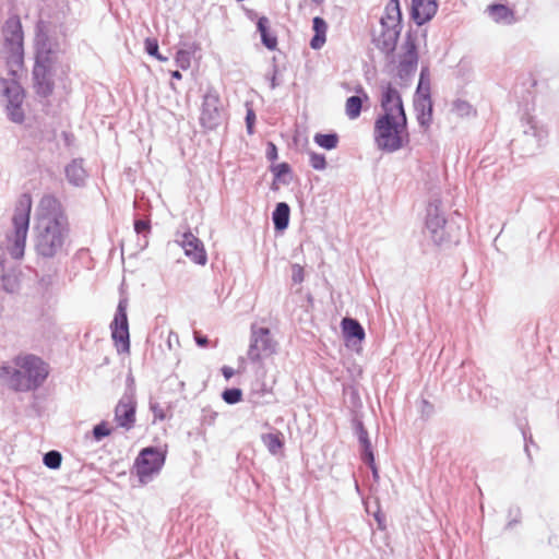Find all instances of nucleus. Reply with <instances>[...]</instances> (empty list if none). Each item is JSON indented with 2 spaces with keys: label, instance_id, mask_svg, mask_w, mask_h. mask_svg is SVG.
<instances>
[{
  "label": "nucleus",
  "instance_id": "obj_1",
  "mask_svg": "<svg viewBox=\"0 0 559 559\" xmlns=\"http://www.w3.org/2000/svg\"><path fill=\"white\" fill-rule=\"evenodd\" d=\"M69 236V223L60 201L44 195L35 211L34 246L37 254L53 258L62 252Z\"/></svg>",
  "mask_w": 559,
  "mask_h": 559
},
{
  "label": "nucleus",
  "instance_id": "obj_2",
  "mask_svg": "<svg viewBox=\"0 0 559 559\" xmlns=\"http://www.w3.org/2000/svg\"><path fill=\"white\" fill-rule=\"evenodd\" d=\"M32 210V198L29 194H22L16 203L12 217L13 229L0 246V267L2 271V287L9 293L19 288L20 280L15 271L16 263L25 251L26 238L29 227V215Z\"/></svg>",
  "mask_w": 559,
  "mask_h": 559
},
{
  "label": "nucleus",
  "instance_id": "obj_3",
  "mask_svg": "<svg viewBox=\"0 0 559 559\" xmlns=\"http://www.w3.org/2000/svg\"><path fill=\"white\" fill-rule=\"evenodd\" d=\"M49 366L33 354H20L0 366V381L15 392H32L40 388L49 376Z\"/></svg>",
  "mask_w": 559,
  "mask_h": 559
},
{
  "label": "nucleus",
  "instance_id": "obj_4",
  "mask_svg": "<svg viewBox=\"0 0 559 559\" xmlns=\"http://www.w3.org/2000/svg\"><path fill=\"white\" fill-rule=\"evenodd\" d=\"M373 139L380 151L393 153L401 150L409 142L407 120L378 117L374 121Z\"/></svg>",
  "mask_w": 559,
  "mask_h": 559
},
{
  "label": "nucleus",
  "instance_id": "obj_5",
  "mask_svg": "<svg viewBox=\"0 0 559 559\" xmlns=\"http://www.w3.org/2000/svg\"><path fill=\"white\" fill-rule=\"evenodd\" d=\"M401 10L399 0H390L384 9V14L380 19L381 36L378 44L382 49L390 51L394 48L400 35Z\"/></svg>",
  "mask_w": 559,
  "mask_h": 559
},
{
  "label": "nucleus",
  "instance_id": "obj_6",
  "mask_svg": "<svg viewBox=\"0 0 559 559\" xmlns=\"http://www.w3.org/2000/svg\"><path fill=\"white\" fill-rule=\"evenodd\" d=\"M276 342L272 338L267 328L253 324L251 326V338L248 349V358L253 361H261L276 353Z\"/></svg>",
  "mask_w": 559,
  "mask_h": 559
},
{
  "label": "nucleus",
  "instance_id": "obj_7",
  "mask_svg": "<svg viewBox=\"0 0 559 559\" xmlns=\"http://www.w3.org/2000/svg\"><path fill=\"white\" fill-rule=\"evenodd\" d=\"M165 462L163 451L155 448H145L141 451L135 461L136 474L142 484H146L157 474Z\"/></svg>",
  "mask_w": 559,
  "mask_h": 559
},
{
  "label": "nucleus",
  "instance_id": "obj_8",
  "mask_svg": "<svg viewBox=\"0 0 559 559\" xmlns=\"http://www.w3.org/2000/svg\"><path fill=\"white\" fill-rule=\"evenodd\" d=\"M128 300L120 299L115 318L110 323L111 337L118 352L127 353L130 349L129 325L127 317Z\"/></svg>",
  "mask_w": 559,
  "mask_h": 559
},
{
  "label": "nucleus",
  "instance_id": "obj_9",
  "mask_svg": "<svg viewBox=\"0 0 559 559\" xmlns=\"http://www.w3.org/2000/svg\"><path fill=\"white\" fill-rule=\"evenodd\" d=\"M380 103L381 112L379 114L378 117L407 120L401 95L399 91L391 86L390 84L382 88Z\"/></svg>",
  "mask_w": 559,
  "mask_h": 559
},
{
  "label": "nucleus",
  "instance_id": "obj_10",
  "mask_svg": "<svg viewBox=\"0 0 559 559\" xmlns=\"http://www.w3.org/2000/svg\"><path fill=\"white\" fill-rule=\"evenodd\" d=\"M223 107L216 93L209 91L203 97L200 121L203 127L214 129L222 122Z\"/></svg>",
  "mask_w": 559,
  "mask_h": 559
},
{
  "label": "nucleus",
  "instance_id": "obj_11",
  "mask_svg": "<svg viewBox=\"0 0 559 559\" xmlns=\"http://www.w3.org/2000/svg\"><path fill=\"white\" fill-rule=\"evenodd\" d=\"M418 66V53L415 40L407 37L402 45V53L400 55L397 74L401 79H406L413 75Z\"/></svg>",
  "mask_w": 559,
  "mask_h": 559
},
{
  "label": "nucleus",
  "instance_id": "obj_12",
  "mask_svg": "<svg viewBox=\"0 0 559 559\" xmlns=\"http://www.w3.org/2000/svg\"><path fill=\"white\" fill-rule=\"evenodd\" d=\"M136 402L131 393H126L115 408V421L119 427L131 429L135 423Z\"/></svg>",
  "mask_w": 559,
  "mask_h": 559
},
{
  "label": "nucleus",
  "instance_id": "obj_13",
  "mask_svg": "<svg viewBox=\"0 0 559 559\" xmlns=\"http://www.w3.org/2000/svg\"><path fill=\"white\" fill-rule=\"evenodd\" d=\"M178 243L191 261L200 265H204L206 263L207 257L203 242L192 233H185L178 240Z\"/></svg>",
  "mask_w": 559,
  "mask_h": 559
},
{
  "label": "nucleus",
  "instance_id": "obj_14",
  "mask_svg": "<svg viewBox=\"0 0 559 559\" xmlns=\"http://www.w3.org/2000/svg\"><path fill=\"white\" fill-rule=\"evenodd\" d=\"M5 95L8 97L7 111L10 120L21 123L24 120V112L22 109L24 96L21 86L12 82L5 87Z\"/></svg>",
  "mask_w": 559,
  "mask_h": 559
},
{
  "label": "nucleus",
  "instance_id": "obj_15",
  "mask_svg": "<svg viewBox=\"0 0 559 559\" xmlns=\"http://www.w3.org/2000/svg\"><path fill=\"white\" fill-rule=\"evenodd\" d=\"M445 218L437 203H430L427 207L426 228L430 231L431 238L436 243L443 240V227Z\"/></svg>",
  "mask_w": 559,
  "mask_h": 559
},
{
  "label": "nucleus",
  "instance_id": "obj_16",
  "mask_svg": "<svg viewBox=\"0 0 559 559\" xmlns=\"http://www.w3.org/2000/svg\"><path fill=\"white\" fill-rule=\"evenodd\" d=\"M33 75L37 94L44 97L50 95L53 90L51 73L48 66L40 59V57L37 58Z\"/></svg>",
  "mask_w": 559,
  "mask_h": 559
},
{
  "label": "nucleus",
  "instance_id": "obj_17",
  "mask_svg": "<svg viewBox=\"0 0 559 559\" xmlns=\"http://www.w3.org/2000/svg\"><path fill=\"white\" fill-rule=\"evenodd\" d=\"M4 43L10 51L20 55L22 51L23 35L19 20L10 19L3 27Z\"/></svg>",
  "mask_w": 559,
  "mask_h": 559
},
{
  "label": "nucleus",
  "instance_id": "obj_18",
  "mask_svg": "<svg viewBox=\"0 0 559 559\" xmlns=\"http://www.w3.org/2000/svg\"><path fill=\"white\" fill-rule=\"evenodd\" d=\"M437 8L436 0H413L412 16L417 25H423L435 16Z\"/></svg>",
  "mask_w": 559,
  "mask_h": 559
},
{
  "label": "nucleus",
  "instance_id": "obj_19",
  "mask_svg": "<svg viewBox=\"0 0 559 559\" xmlns=\"http://www.w3.org/2000/svg\"><path fill=\"white\" fill-rule=\"evenodd\" d=\"M415 109L417 111V120L420 126L428 127L431 122L432 105L428 88L425 90V96L415 97Z\"/></svg>",
  "mask_w": 559,
  "mask_h": 559
},
{
  "label": "nucleus",
  "instance_id": "obj_20",
  "mask_svg": "<svg viewBox=\"0 0 559 559\" xmlns=\"http://www.w3.org/2000/svg\"><path fill=\"white\" fill-rule=\"evenodd\" d=\"M357 93L358 95L347 98L345 104V112L349 119L358 118L361 111L362 102L368 100V95L362 87H359Z\"/></svg>",
  "mask_w": 559,
  "mask_h": 559
},
{
  "label": "nucleus",
  "instance_id": "obj_21",
  "mask_svg": "<svg viewBox=\"0 0 559 559\" xmlns=\"http://www.w3.org/2000/svg\"><path fill=\"white\" fill-rule=\"evenodd\" d=\"M257 27H258V31L261 35V40L263 43V45L270 49V50H274L277 46V38L275 35H273L271 32H270V21L266 16H261L259 20H258V23H257Z\"/></svg>",
  "mask_w": 559,
  "mask_h": 559
},
{
  "label": "nucleus",
  "instance_id": "obj_22",
  "mask_svg": "<svg viewBox=\"0 0 559 559\" xmlns=\"http://www.w3.org/2000/svg\"><path fill=\"white\" fill-rule=\"evenodd\" d=\"M491 19L497 23L512 24L515 22L514 13L503 4H492L488 7Z\"/></svg>",
  "mask_w": 559,
  "mask_h": 559
},
{
  "label": "nucleus",
  "instance_id": "obj_23",
  "mask_svg": "<svg viewBox=\"0 0 559 559\" xmlns=\"http://www.w3.org/2000/svg\"><path fill=\"white\" fill-rule=\"evenodd\" d=\"M66 175L69 182L74 186H82L86 178L82 160H72L66 168Z\"/></svg>",
  "mask_w": 559,
  "mask_h": 559
},
{
  "label": "nucleus",
  "instance_id": "obj_24",
  "mask_svg": "<svg viewBox=\"0 0 559 559\" xmlns=\"http://www.w3.org/2000/svg\"><path fill=\"white\" fill-rule=\"evenodd\" d=\"M312 27L316 34L310 41V46L312 49H320L325 43L326 23L323 19L316 16Z\"/></svg>",
  "mask_w": 559,
  "mask_h": 559
},
{
  "label": "nucleus",
  "instance_id": "obj_25",
  "mask_svg": "<svg viewBox=\"0 0 559 559\" xmlns=\"http://www.w3.org/2000/svg\"><path fill=\"white\" fill-rule=\"evenodd\" d=\"M289 206L280 202L273 212V223L276 229L283 230L287 228L289 222Z\"/></svg>",
  "mask_w": 559,
  "mask_h": 559
},
{
  "label": "nucleus",
  "instance_id": "obj_26",
  "mask_svg": "<svg viewBox=\"0 0 559 559\" xmlns=\"http://www.w3.org/2000/svg\"><path fill=\"white\" fill-rule=\"evenodd\" d=\"M342 328L343 333L347 338H357L359 341L364 340L365 332L362 326L359 324L358 321L350 319V318H344L342 321Z\"/></svg>",
  "mask_w": 559,
  "mask_h": 559
},
{
  "label": "nucleus",
  "instance_id": "obj_27",
  "mask_svg": "<svg viewBox=\"0 0 559 559\" xmlns=\"http://www.w3.org/2000/svg\"><path fill=\"white\" fill-rule=\"evenodd\" d=\"M359 442L362 447V460L367 463V464H372L373 462V453H372V450H371V443L368 439V435H367V431L362 428H360L359 430Z\"/></svg>",
  "mask_w": 559,
  "mask_h": 559
},
{
  "label": "nucleus",
  "instance_id": "obj_28",
  "mask_svg": "<svg viewBox=\"0 0 559 559\" xmlns=\"http://www.w3.org/2000/svg\"><path fill=\"white\" fill-rule=\"evenodd\" d=\"M262 441L272 454H277L283 447L281 433H265L262 436Z\"/></svg>",
  "mask_w": 559,
  "mask_h": 559
},
{
  "label": "nucleus",
  "instance_id": "obj_29",
  "mask_svg": "<svg viewBox=\"0 0 559 559\" xmlns=\"http://www.w3.org/2000/svg\"><path fill=\"white\" fill-rule=\"evenodd\" d=\"M314 142L322 148L333 150L337 146L338 136L335 133L330 134H321L317 133L314 135Z\"/></svg>",
  "mask_w": 559,
  "mask_h": 559
},
{
  "label": "nucleus",
  "instance_id": "obj_30",
  "mask_svg": "<svg viewBox=\"0 0 559 559\" xmlns=\"http://www.w3.org/2000/svg\"><path fill=\"white\" fill-rule=\"evenodd\" d=\"M452 111L459 117H468L475 112L472 105L462 99H456L453 103Z\"/></svg>",
  "mask_w": 559,
  "mask_h": 559
},
{
  "label": "nucleus",
  "instance_id": "obj_31",
  "mask_svg": "<svg viewBox=\"0 0 559 559\" xmlns=\"http://www.w3.org/2000/svg\"><path fill=\"white\" fill-rule=\"evenodd\" d=\"M62 456L58 451H49L44 455V464L51 469L60 467Z\"/></svg>",
  "mask_w": 559,
  "mask_h": 559
},
{
  "label": "nucleus",
  "instance_id": "obj_32",
  "mask_svg": "<svg viewBox=\"0 0 559 559\" xmlns=\"http://www.w3.org/2000/svg\"><path fill=\"white\" fill-rule=\"evenodd\" d=\"M191 58L192 55L190 51L180 49L176 53L175 62L180 69L187 70L191 66Z\"/></svg>",
  "mask_w": 559,
  "mask_h": 559
},
{
  "label": "nucleus",
  "instance_id": "obj_33",
  "mask_svg": "<svg viewBox=\"0 0 559 559\" xmlns=\"http://www.w3.org/2000/svg\"><path fill=\"white\" fill-rule=\"evenodd\" d=\"M309 163L311 167L316 170H324L326 168V160L323 154H319L316 152H309Z\"/></svg>",
  "mask_w": 559,
  "mask_h": 559
},
{
  "label": "nucleus",
  "instance_id": "obj_34",
  "mask_svg": "<svg viewBox=\"0 0 559 559\" xmlns=\"http://www.w3.org/2000/svg\"><path fill=\"white\" fill-rule=\"evenodd\" d=\"M241 391L239 389H229L224 391L223 399L228 404L238 403L241 400Z\"/></svg>",
  "mask_w": 559,
  "mask_h": 559
},
{
  "label": "nucleus",
  "instance_id": "obj_35",
  "mask_svg": "<svg viewBox=\"0 0 559 559\" xmlns=\"http://www.w3.org/2000/svg\"><path fill=\"white\" fill-rule=\"evenodd\" d=\"M111 433V429L108 428L107 423L103 421L98 425H96L93 429L94 438L99 441L103 438L109 436Z\"/></svg>",
  "mask_w": 559,
  "mask_h": 559
},
{
  "label": "nucleus",
  "instance_id": "obj_36",
  "mask_svg": "<svg viewBox=\"0 0 559 559\" xmlns=\"http://www.w3.org/2000/svg\"><path fill=\"white\" fill-rule=\"evenodd\" d=\"M150 408L154 415V420H164L166 418L165 409L157 402H151Z\"/></svg>",
  "mask_w": 559,
  "mask_h": 559
},
{
  "label": "nucleus",
  "instance_id": "obj_37",
  "mask_svg": "<svg viewBox=\"0 0 559 559\" xmlns=\"http://www.w3.org/2000/svg\"><path fill=\"white\" fill-rule=\"evenodd\" d=\"M305 278L304 269L299 264H294L292 266V281L295 284H300Z\"/></svg>",
  "mask_w": 559,
  "mask_h": 559
},
{
  "label": "nucleus",
  "instance_id": "obj_38",
  "mask_svg": "<svg viewBox=\"0 0 559 559\" xmlns=\"http://www.w3.org/2000/svg\"><path fill=\"white\" fill-rule=\"evenodd\" d=\"M145 50L148 55L156 57L158 55V44L156 39L146 38Z\"/></svg>",
  "mask_w": 559,
  "mask_h": 559
},
{
  "label": "nucleus",
  "instance_id": "obj_39",
  "mask_svg": "<svg viewBox=\"0 0 559 559\" xmlns=\"http://www.w3.org/2000/svg\"><path fill=\"white\" fill-rule=\"evenodd\" d=\"M425 72H426V69H423L421 73H420L419 84H418L417 92H416V97L425 96V90L426 88L429 90V83L425 82Z\"/></svg>",
  "mask_w": 559,
  "mask_h": 559
},
{
  "label": "nucleus",
  "instance_id": "obj_40",
  "mask_svg": "<svg viewBox=\"0 0 559 559\" xmlns=\"http://www.w3.org/2000/svg\"><path fill=\"white\" fill-rule=\"evenodd\" d=\"M148 223L142 219L135 221L134 223V229L138 234L146 233L148 231Z\"/></svg>",
  "mask_w": 559,
  "mask_h": 559
},
{
  "label": "nucleus",
  "instance_id": "obj_41",
  "mask_svg": "<svg viewBox=\"0 0 559 559\" xmlns=\"http://www.w3.org/2000/svg\"><path fill=\"white\" fill-rule=\"evenodd\" d=\"M255 120V115L252 109H248L246 122H247V129L249 133H252L253 123Z\"/></svg>",
  "mask_w": 559,
  "mask_h": 559
},
{
  "label": "nucleus",
  "instance_id": "obj_42",
  "mask_svg": "<svg viewBox=\"0 0 559 559\" xmlns=\"http://www.w3.org/2000/svg\"><path fill=\"white\" fill-rule=\"evenodd\" d=\"M273 171L275 173L276 177H281L289 171V166L285 163L278 164L273 168Z\"/></svg>",
  "mask_w": 559,
  "mask_h": 559
},
{
  "label": "nucleus",
  "instance_id": "obj_43",
  "mask_svg": "<svg viewBox=\"0 0 559 559\" xmlns=\"http://www.w3.org/2000/svg\"><path fill=\"white\" fill-rule=\"evenodd\" d=\"M174 343H176L178 345L179 344V337H178V335L175 332L170 331L168 333V338H167V345H168L169 349H173Z\"/></svg>",
  "mask_w": 559,
  "mask_h": 559
},
{
  "label": "nucleus",
  "instance_id": "obj_44",
  "mask_svg": "<svg viewBox=\"0 0 559 559\" xmlns=\"http://www.w3.org/2000/svg\"><path fill=\"white\" fill-rule=\"evenodd\" d=\"M222 373H223V376L225 377L226 380H229L235 374V371H234V369L231 367L224 366L222 368Z\"/></svg>",
  "mask_w": 559,
  "mask_h": 559
},
{
  "label": "nucleus",
  "instance_id": "obj_45",
  "mask_svg": "<svg viewBox=\"0 0 559 559\" xmlns=\"http://www.w3.org/2000/svg\"><path fill=\"white\" fill-rule=\"evenodd\" d=\"M267 156L270 159H274L277 156V151L274 144H269Z\"/></svg>",
  "mask_w": 559,
  "mask_h": 559
},
{
  "label": "nucleus",
  "instance_id": "obj_46",
  "mask_svg": "<svg viewBox=\"0 0 559 559\" xmlns=\"http://www.w3.org/2000/svg\"><path fill=\"white\" fill-rule=\"evenodd\" d=\"M194 340L199 346H205L207 344V338L205 336L199 335L195 333Z\"/></svg>",
  "mask_w": 559,
  "mask_h": 559
},
{
  "label": "nucleus",
  "instance_id": "obj_47",
  "mask_svg": "<svg viewBox=\"0 0 559 559\" xmlns=\"http://www.w3.org/2000/svg\"><path fill=\"white\" fill-rule=\"evenodd\" d=\"M269 81H270V87L272 90H274L278 85V83L276 81V70H274L273 73L270 75Z\"/></svg>",
  "mask_w": 559,
  "mask_h": 559
},
{
  "label": "nucleus",
  "instance_id": "obj_48",
  "mask_svg": "<svg viewBox=\"0 0 559 559\" xmlns=\"http://www.w3.org/2000/svg\"><path fill=\"white\" fill-rule=\"evenodd\" d=\"M423 413L429 415L432 412V405L429 404L427 401H423Z\"/></svg>",
  "mask_w": 559,
  "mask_h": 559
},
{
  "label": "nucleus",
  "instance_id": "obj_49",
  "mask_svg": "<svg viewBox=\"0 0 559 559\" xmlns=\"http://www.w3.org/2000/svg\"><path fill=\"white\" fill-rule=\"evenodd\" d=\"M374 518H376V521L378 522L379 528L384 530L385 525H384L382 516L379 513H377V514H374Z\"/></svg>",
  "mask_w": 559,
  "mask_h": 559
},
{
  "label": "nucleus",
  "instance_id": "obj_50",
  "mask_svg": "<svg viewBox=\"0 0 559 559\" xmlns=\"http://www.w3.org/2000/svg\"><path fill=\"white\" fill-rule=\"evenodd\" d=\"M171 78L176 79V80H181L182 75H181L180 71L176 70V71L171 72Z\"/></svg>",
  "mask_w": 559,
  "mask_h": 559
},
{
  "label": "nucleus",
  "instance_id": "obj_51",
  "mask_svg": "<svg viewBox=\"0 0 559 559\" xmlns=\"http://www.w3.org/2000/svg\"><path fill=\"white\" fill-rule=\"evenodd\" d=\"M371 469H372V474L374 477H378V471H377V467L374 465V461L372 462V464H369Z\"/></svg>",
  "mask_w": 559,
  "mask_h": 559
},
{
  "label": "nucleus",
  "instance_id": "obj_52",
  "mask_svg": "<svg viewBox=\"0 0 559 559\" xmlns=\"http://www.w3.org/2000/svg\"><path fill=\"white\" fill-rule=\"evenodd\" d=\"M155 58H157V59H158V60H160V61H166V60H167V58H166V57H164V56H162V55H159V53H158Z\"/></svg>",
  "mask_w": 559,
  "mask_h": 559
},
{
  "label": "nucleus",
  "instance_id": "obj_53",
  "mask_svg": "<svg viewBox=\"0 0 559 559\" xmlns=\"http://www.w3.org/2000/svg\"><path fill=\"white\" fill-rule=\"evenodd\" d=\"M313 1H314V2H317V3H319V2H321L322 0H313Z\"/></svg>",
  "mask_w": 559,
  "mask_h": 559
}]
</instances>
